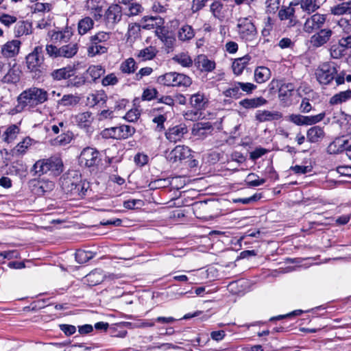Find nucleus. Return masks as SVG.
<instances>
[{"instance_id": "obj_53", "label": "nucleus", "mask_w": 351, "mask_h": 351, "mask_svg": "<svg viewBox=\"0 0 351 351\" xmlns=\"http://www.w3.org/2000/svg\"><path fill=\"white\" fill-rule=\"evenodd\" d=\"M120 69L124 73H134L136 69L134 60L132 58H128L121 63Z\"/></svg>"}, {"instance_id": "obj_55", "label": "nucleus", "mask_w": 351, "mask_h": 351, "mask_svg": "<svg viewBox=\"0 0 351 351\" xmlns=\"http://www.w3.org/2000/svg\"><path fill=\"white\" fill-rule=\"evenodd\" d=\"M176 86L179 87H189L192 84V80L188 75L177 73L176 76Z\"/></svg>"}, {"instance_id": "obj_61", "label": "nucleus", "mask_w": 351, "mask_h": 351, "mask_svg": "<svg viewBox=\"0 0 351 351\" xmlns=\"http://www.w3.org/2000/svg\"><path fill=\"white\" fill-rule=\"evenodd\" d=\"M238 85L241 89V92L245 93L246 94H251L256 88V86L250 82H240Z\"/></svg>"}, {"instance_id": "obj_20", "label": "nucleus", "mask_w": 351, "mask_h": 351, "mask_svg": "<svg viewBox=\"0 0 351 351\" xmlns=\"http://www.w3.org/2000/svg\"><path fill=\"white\" fill-rule=\"evenodd\" d=\"M72 36L73 32L69 28L61 31H54L50 34L51 39L54 43H66L69 42Z\"/></svg>"}, {"instance_id": "obj_23", "label": "nucleus", "mask_w": 351, "mask_h": 351, "mask_svg": "<svg viewBox=\"0 0 351 351\" xmlns=\"http://www.w3.org/2000/svg\"><path fill=\"white\" fill-rule=\"evenodd\" d=\"M141 23L143 29H151L161 27L164 24V20L158 16H145Z\"/></svg>"}, {"instance_id": "obj_5", "label": "nucleus", "mask_w": 351, "mask_h": 351, "mask_svg": "<svg viewBox=\"0 0 351 351\" xmlns=\"http://www.w3.org/2000/svg\"><path fill=\"white\" fill-rule=\"evenodd\" d=\"M42 53L43 47L37 46L26 57L27 66L31 73L35 74L34 77H40L45 70L44 57Z\"/></svg>"}, {"instance_id": "obj_17", "label": "nucleus", "mask_w": 351, "mask_h": 351, "mask_svg": "<svg viewBox=\"0 0 351 351\" xmlns=\"http://www.w3.org/2000/svg\"><path fill=\"white\" fill-rule=\"evenodd\" d=\"M282 118V114L279 111L257 110L255 119L258 122L278 121Z\"/></svg>"}, {"instance_id": "obj_15", "label": "nucleus", "mask_w": 351, "mask_h": 351, "mask_svg": "<svg viewBox=\"0 0 351 351\" xmlns=\"http://www.w3.org/2000/svg\"><path fill=\"white\" fill-rule=\"evenodd\" d=\"M350 141L344 136L336 138L328 147V152L330 154H337L347 150L350 147Z\"/></svg>"}, {"instance_id": "obj_3", "label": "nucleus", "mask_w": 351, "mask_h": 351, "mask_svg": "<svg viewBox=\"0 0 351 351\" xmlns=\"http://www.w3.org/2000/svg\"><path fill=\"white\" fill-rule=\"evenodd\" d=\"M111 35L110 32H99L91 36L87 48L88 56L95 57L107 53L110 46Z\"/></svg>"}, {"instance_id": "obj_46", "label": "nucleus", "mask_w": 351, "mask_h": 351, "mask_svg": "<svg viewBox=\"0 0 351 351\" xmlns=\"http://www.w3.org/2000/svg\"><path fill=\"white\" fill-rule=\"evenodd\" d=\"M94 21L90 17L81 19L77 25L78 32L80 35H84L93 28Z\"/></svg>"}, {"instance_id": "obj_62", "label": "nucleus", "mask_w": 351, "mask_h": 351, "mask_svg": "<svg viewBox=\"0 0 351 351\" xmlns=\"http://www.w3.org/2000/svg\"><path fill=\"white\" fill-rule=\"evenodd\" d=\"M31 10L34 13L49 11L51 5L49 3H36L31 7Z\"/></svg>"}, {"instance_id": "obj_8", "label": "nucleus", "mask_w": 351, "mask_h": 351, "mask_svg": "<svg viewBox=\"0 0 351 351\" xmlns=\"http://www.w3.org/2000/svg\"><path fill=\"white\" fill-rule=\"evenodd\" d=\"M100 154L98 150L91 147H87L82 149L78 162L80 166L93 167L97 166L100 161Z\"/></svg>"}, {"instance_id": "obj_1", "label": "nucleus", "mask_w": 351, "mask_h": 351, "mask_svg": "<svg viewBox=\"0 0 351 351\" xmlns=\"http://www.w3.org/2000/svg\"><path fill=\"white\" fill-rule=\"evenodd\" d=\"M48 92L42 88L32 86L24 90L17 97V105L11 110L12 114L21 112L25 108L31 109L44 104L49 99Z\"/></svg>"}, {"instance_id": "obj_38", "label": "nucleus", "mask_w": 351, "mask_h": 351, "mask_svg": "<svg viewBox=\"0 0 351 351\" xmlns=\"http://www.w3.org/2000/svg\"><path fill=\"white\" fill-rule=\"evenodd\" d=\"M158 50L155 47L149 46L141 50L136 53V57L142 61L152 60L157 54Z\"/></svg>"}, {"instance_id": "obj_24", "label": "nucleus", "mask_w": 351, "mask_h": 351, "mask_svg": "<svg viewBox=\"0 0 351 351\" xmlns=\"http://www.w3.org/2000/svg\"><path fill=\"white\" fill-rule=\"evenodd\" d=\"M208 104V99L204 93L198 92L190 97V104L197 110L204 109Z\"/></svg>"}, {"instance_id": "obj_39", "label": "nucleus", "mask_w": 351, "mask_h": 351, "mask_svg": "<svg viewBox=\"0 0 351 351\" xmlns=\"http://www.w3.org/2000/svg\"><path fill=\"white\" fill-rule=\"evenodd\" d=\"M172 60L182 67L189 68L193 65V60L188 53L181 52L176 54Z\"/></svg>"}, {"instance_id": "obj_19", "label": "nucleus", "mask_w": 351, "mask_h": 351, "mask_svg": "<svg viewBox=\"0 0 351 351\" xmlns=\"http://www.w3.org/2000/svg\"><path fill=\"white\" fill-rule=\"evenodd\" d=\"M325 137L324 128L315 125L310 128L306 132V138L308 142L316 143L322 141Z\"/></svg>"}, {"instance_id": "obj_40", "label": "nucleus", "mask_w": 351, "mask_h": 351, "mask_svg": "<svg viewBox=\"0 0 351 351\" xmlns=\"http://www.w3.org/2000/svg\"><path fill=\"white\" fill-rule=\"evenodd\" d=\"M296 3L300 5L301 9L308 14L319 8L317 0H299Z\"/></svg>"}, {"instance_id": "obj_36", "label": "nucleus", "mask_w": 351, "mask_h": 351, "mask_svg": "<svg viewBox=\"0 0 351 351\" xmlns=\"http://www.w3.org/2000/svg\"><path fill=\"white\" fill-rule=\"evenodd\" d=\"M78 51V45L76 43H69L60 47V58H71Z\"/></svg>"}, {"instance_id": "obj_57", "label": "nucleus", "mask_w": 351, "mask_h": 351, "mask_svg": "<svg viewBox=\"0 0 351 351\" xmlns=\"http://www.w3.org/2000/svg\"><path fill=\"white\" fill-rule=\"evenodd\" d=\"M12 168L14 169V171L16 175L19 177H25L27 173V166L22 162H16L13 164Z\"/></svg>"}, {"instance_id": "obj_14", "label": "nucleus", "mask_w": 351, "mask_h": 351, "mask_svg": "<svg viewBox=\"0 0 351 351\" xmlns=\"http://www.w3.org/2000/svg\"><path fill=\"white\" fill-rule=\"evenodd\" d=\"M213 127L210 122H198L194 124L192 128V134L199 139H204L210 135Z\"/></svg>"}, {"instance_id": "obj_60", "label": "nucleus", "mask_w": 351, "mask_h": 351, "mask_svg": "<svg viewBox=\"0 0 351 351\" xmlns=\"http://www.w3.org/2000/svg\"><path fill=\"white\" fill-rule=\"evenodd\" d=\"M158 92L156 88H147L144 90L143 95H142V99L143 100H147L150 101L153 99H158Z\"/></svg>"}, {"instance_id": "obj_16", "label": "nucleus", "mask_w": 351, "mask_h": 351, "mask_svg": "<svg viewBox=\"0 0 351 351\" xmlns=\"http://www.w3.org/2000/svg\"><path fill=\"white\" fill-rule=\"evenodd\" d=\"M21 45V43L19 40L8 41L2 46L1 53L5 58H13L19 53Z\"/></svg>"}, {"instance_id": "obj_47", "label": "nucleus", "mask_w": 351, "mask_h": 351, "mask_svg": "<svg viewBox=\"0 0 351 351\" xmlns=\"http://www.w3.org/2000/svg\"><path fill=\"white\" fill-rule=\"evenodd\" d=\"M80 101V97L77 95L67 94L64 95L58 104L63 106H73L77 105Z\"/></svg>"}, {"instance_id": "obj_56", "label": "nucleus", "mask_w": 351, "mask_h": 351, "mask_svg": "<svg viewBox=\"0 0 351 351\" xmlns=\"http://www.w3.org/2000/svg\"><path fill=\"white\" fill-rule=\"evenodd\" d=\"M325 113H319L315 116H304V125L315 124L323 120Z\"/></svg>"}, {"instance_id": "obj_32", "label": "nucleus", "mask_w": 351, "mask_h": 351, "mask_svg": "<svg viewBox=\"0 0 351 351\" xmlns=\"http://www.w3.org/2000/svg\"><path fill=\"white\" fill-rule=\"evenodd\" d=\"M21 73L19 67L14 64L8 69L7 73L3 77L1 80L3 83L16 84L20 80Z\"/></svg>"}, {"instance_id": "obj_33", "label": "nucleus", "mask_w": 351, "mask_h": 351, "mask_svg": "<svg viewBox=\"0 0 351 351\" xmlns=\"http://www.w3.org/2000/svg\"><path fill=\"white\" fill-rule=\"evenodd\" d=\"M90 190L89 182L86 180H83L82 176L80 177V182L76 184V187L73 191V196L76 198H83L87 195Z\"/></svg>"}, {"instance_id": "obj_42", "label": "nucleus", "mask_w": 351, "mask_h": 351, "mask_svg": "<svg viewBox=\"0 0 351 351\" xmlns=\"http://www.w3.org/2000/svg\"><path fill=\"white\" fill-rule=\"evenodd\" d=\"M86 281L90 283V285L94 286L101 283L104 278V275L101 269H95L90 272L86 276Z\"/></svg>"}, {"instance_id": "obj_9", "label": "nucleus", "mask_w": 351, "mask_h": 351, "mask_svg": "<svg viewBox=\"0 0 351 351\" xmlns=\"http://www.w3.org/2000/svg\"><path fill=\"white\" fill-rule=\"evenodd\" d=\"M81 175L76 171H71L64 174L60 178V184L62 190L66 193L73 195V191L76 184L80 182Z\"/></svg>"}, {"instance_id": "obj_10", "label": "nucleus", "mask_w": 351, "mask_h": 351, "mask_svg": "<svg viewBox=\"0 0 351 351\" xmlns=\"http://www.w3.org/2000/svg\"><path fill=\"white\" fill-rule=\"evenodd\" d=\"M326 21V15L315 13L307 18L304 24V31L311 34L313 32L321 29Z\"/></svg>"}, {"instance_id": "obj_48", "label": "nucleus", "mask_w": 351, "mask_h": 351, "mask_svg": "<svg viewBox=\"0 0 351 351\" xmlns=\"http://www.w3.org/2000/svg\"><path fill=\"white\" fill-rule=\"evenodd\" d=\"M239 82H234L230 84V86L223 91V95L227 97H232L234 99L240 98L243 94L241 92Z\"/></svg>"}, {"instance_id": "obj_37", "label": "nucleus", "mask_w": 351, "mask_h": 351, "mask_svg": "<svg viewBox=\"0 0 351 351\" xmlns=\"http://www.w3.org/2000/svg\"><path fill=\"white\" fill-rule=\"evenodd\" d=\"M271 77V71L266 66H258L254 71V80L261 84L267 81Z\"/></svg>"}, {"instance_id": "obj_21", "label": "nucleus", "mask_w": 351, "mask_h": 351, "mask_svg": "<svg viewBox=\"0 0 351 351\" xmlns=\"http://www.w3.org/2000/svg\"><path fill=\"white\" fill-rule=\"evenodd\" d=\"M107 95L103 90L96 91L87 96L86 105L90 107H94L97 105H103L106 104Z\"/></svg>"}, {"instance_id": "obj_22", "label": "nucleus", "mask_w": 351, "mask_h": 351, "mask_svg": "<svg viewBox=\"0 0 351 351\" xmlns=\"http://www.w3.org/2000/svg\"><path fill=\"white\" fill-rule=\"evenodd\" d=\"M75 73V69L72 66H65L61 69L53 70L50 76L53 80L60 81L62 80H66L73 76Z\"/></svg>"}, {"instance_id": "obj_34", "label": "nucleus", "mask_w": 351, "mask_h": 351, "mask_svg": "<svg viewBox=\"0 0 351 351\" xmlns=\"http://www.w3.org/2000/svg\"><path fill=\"white\" fill-rule=\"evenodd\" d=\"M34 141L30 137L26 136L14 147L12 149L13 154L16 156L24 155Z\"/></svg>"}, {"instance_id": "obj_43", "label": "nucleus", "mask_w": 351, "mask_h": 351, "mask_svg": "<svg viewBox=\"0 0 351 351\" xmlns=\"http://www.w3.org/2000/svg\"><path fill=\"white\" fill-rule=\"evenodd\" d=\"M331 12L334 15L351 14V0L331 8Z\"/></svg>"}, {"instance_id": "obj_12", "label": "nucleus", "mask_w": 351, "mask_h": 351, "mask_svg": "<svg viewBox=\"0 0 351 351\" xmlns=\"http://www.w3.org/2000/svg\"><path fill=\"white\" fill-rule=\"evenodd\" d=\"M332 34V31L329 28L321 29L311 37L310 43L314 47H320L330 40Z\"/></svg>"}, {"instance_id": "obj_4", "label": "nucleus", "mask_w": 351, "mask_h": 351, "mask_svg": "<svg viewBox=\"0 0 351 351\" xmlns=\"http://www.w3.org/2000/svg\"><path fill=\"white\" fill-rule=\"evenodd\" d=\"M239 37L246 43L254 44L257 40L258 33L252 21L247 17L241 18L237 24Z\"/></svg>"}, {"instance_id": "obj_2", "label": "nucleus", "mask_w": 351, "mask_h": 351, "mask_svg": "<svg viewBox=\"0 0 351 351\" xmlns=\"http://www.w3.org/2000/svg\"><path fill=\"white\" fill-rule=\"evenodd\" d=\"M63 171V162L58 156H51L49 158L40 159L33 165L31 172L34 176H41L50 172L53 176H58Z\"/></svg>"}, {"instance_id": "obj_49", "label": "nucleus", "mask_w": 351, "mask_h": 351, "mask_svg": "<svg viewBox=\"0 0 351 351\" xmlns=\"http://www.w3.org/2000/svg\"><path fill=\"white\" fill-rule=\"evenodd\" d=\"M223 9V5L219 0L214 1L210 6V10L214 17L219 20H221L224 18V12Z\"/></svg>"}, {"instance_id": "obj_28", "label": "nucleus", "mask_w": 351, "mask_h": 351, "mask_svg": "<svg viewBox=\"0 0 351 351\" xmlns=\"http://www.w3.org/2000/svg\"><path fill=\"white\" fill-rule=\"evenodd\" d=\"M20 132L19 125L16 124L9 125L2 135V139L6 143H11L15 141Z\"/></svg>"}, {"instance_id": "obj_31", "label": "nucleus", "mask_w": 351, "mask_h": 351, "mask_svg": "<svg viewBox=\"0 0 351 351\" xmlns=\"http://www.w3.org/2000/svg\"><path fill=\"white\" fill-rule=\"evenodd\" d=\"M250 60L251 57L249 55L236 58L232 64L233 73L237 75H241Z\"/></svg>"}, {"instance_id": "obj_11", "label": "nucleus", "mask_w": 351, "mask_h": 351, "mask_svg": "<svg viewBox=\"0 0 351 351\" xmlns=\"http://www.w3.org/2000/svg\"><path fill=\"white\" fill-rule=\"evenodd\" d=\"M296 2H291L288 6H282L278 12V17L281 21H288L287 26L293 27L298 23V19L295 15L294 6L298 5Z\"/></svg>"}, {"instance_id": "obj_30", "label": "nucleus", "mask_w": 351, "mask_h": 351, "mask_svg": "<svg viewBox=\"0 0 351 351\" xmlns=\"http://www.w3.org/2000/svg\"><path fill=\"white\" fill-rule=\"evenodd\" d=\"M54 188V183L49 180H40L34 186V193L37 195H44L51 191Z\"/></svg>"}, {"instance_id": "obj_52", "label": "nucleus", "mask_w": 351, "mask_h": 351, "mask_svg": "<svg viewBox=\"0 0 351 351\" xmlns=\"http://www.w3.org/2000/svg\"><path fill=\"white\" fill-rule=\"evenodd\" d=\"M75 255L77 262L80 264L86 263L94 256L92 252L83 250H77Z\"/></svg>"}, {"instance_id": "obj_50", "label": "nucleus", "mask_w": 351, "mask_h": 351, "mask_svg": "<svg viewBox=\"0 0 351 351\" xmlns=\"http://www.w3.org/2000/svg\"><path fill=\"white\" fill-rule=\"evenodd\" d=\"M16 34L18 36L32 34V24L27 21H20L16 26Z\"/></svg>"}, {"instance_id": "obj_27", "label": "nucleus", "mask_w": 351, "mask_h": 351, "mask_svg": "<svg viewBox=\"0 0 351 351\" xmlns=\"http://www.w3.org/2000/svg\"><path fill=\"white\" fill-rule=\"evenodd\" d=\"M267 103V101L262 97H255L251 99H244L239 102V104L246 109L256 108L260 106H264Z\"/></svg>"}, {"instance_id": "obj_35", "label": "nucleus", "mask_w": 351, "mask_h": 351, "mask_svg": "<svg viewBox=\"0 0 351 351\" xmlns=\"http://www.w3.org/2000/svg\"><path fill=\"white\" fill-rule=\"evenodd\" d=\"M351 99V90L341 91L330 98L329 104L331 106L339 105Z\"/></svg>"}, {"instance_id": "obj_25", "label": "nucleus", "mask_w": 351, "mask_h": 351, "mask_svg": "<svg viewBox=\"0 0 351 351\" xmlns=\"http://www.w3.org/2000/svg\"><path fill=\"white\" fill-rule=\"evenodd\" d=\"M195 63L197 67L202 71L210 72L215 68V62L209 60L204 55L198 56Z\"/></svg>"}, {"instance_id": "obj_44", "label": "nucleus", "mask_w": 351, "mask_h": 351, "mask_svg": "<svg viewBox=\"0 0 351 351\" xmlns=\"http://www.w3.org/2000/svg\"><path fill=\"white\" fill-rule=\"evenodd\" d=\"M176 72H169L164 75H160L158 77V82L166 86H176Z\"/></svg>"}, {"instance_id": "obj_59", "label": "nucleus", "mask_w": 351, "mask_h": 351, "mask_svg": "<svg viewBox=\"0 0 351 351\" xmlns=\"http://www.w3.org/2000/svg\"><path fill=\"white\" fill-rule=\"evenodd\" d=\"M252 178H258V176L254 173H250L247 176L246 182L249 186H258L263 184L266 182V180L264 178L251 180Z\"/></svg>"}, {"instance_id": "obj_58", "label": "nucleus", "mask_w": 351, "mask_h": 351, "mask_svg": "<svg viewBox=\"0 0 351 351\" xmlns=\"http://www.w3.org/2000/svg\"><path fill=\"white\" fill-rule=\"evenodd\" d=\"M47 54L52 58H60V47L50 44L46 45Z\"/></svg>"}, {"instance_id": "obj_45", "label": "nucleus", "mask_w": 351, "mask_h": 351, "mask_svg": "<svg viewBox=\"0 0 351 351\" xmlns=\"http://www.w3.org/2000/svg\"><path fill=\"white\" fill-rule=\"evenodd\" d=\"M295 86L292 83L282 84L278 90V97L280 100H286L292 95Z\"/></svg>"}, {"instance_id": "obj_7", "label": "nucleus", "mask_w": 351, "mask_h": 351, "mask_svg": "<svg viewBox=\"0 0 351 351\" xmlns=\"http://www.w3.org/2000/svg\"><path fill=\"white\" fill-rule=\"evenodd\" d=\"M337 73V70L334 63L324 62L316 69L315 75L320 84L328 85L334 80Z\"/></svg>"}, {"instance_id": "obj_26", "label": "nucleus", "mask_w": 351, "mask_h": 351, "mask_svg": "<svg viewBox=\"0 0 351 351\" xmlns=\"http://www.w3.org/2000/svg\"><path fill=\"white\" fill-rule=\"evenodd\" d=\"M121 8L118 5H110L106 12V17L108 23H117L121 19Z\"/></svg>"}, {"instance_id": "obj_13", "label": "nucleus", "mask_w": 351, "mask_h": 351, "mask_svg": "<svg viewBox=\"0 0 351 351\" xmlns=\"http://www.w3.org/2000/svg\"><path fill=\"white\" fill-rule=\"evenodd\" d=\"M191 156V149L184 145H177L167 155V158L171 162H177L188 158Z\"/></svg>"}, {"instance_id": "obj_29", "label": "nucleus", "mask_w": 351, "mask_h": 351, "mask_svg": "<svg viewBox=\"0 0 351 351\" xmlns=\"http://www.w3.org/2000/svg\"><path fill=\"white\" fill-rule=\"evenodd\" d=\"M74 121L79 127L82 128H86L90 126L93 121V118L91 112H84L75 115Z\"/></svg>"}, {"instance_id": "obj_41", "label": "nucleus", "mask_w": 351, "mask_h": 351, "mask_svg": "<svg viewBox=\"0 0 351 351\" xmlns=\"http://www.w3.org/2000/svg\"><path fill=\"white\" fill-rule=\"evenodd\" d=\"M178 36L180 40L187 41L195 36V32L191 25H184L179 29Z\"/></svg>"}, {"instance_id": "obj_6", "label": "nucleus", "mask_w": 351, "mask_h": 351, "mask_svg": "<svg viewBox=\"0 0 351 351\" xmlns=\"http://www.w3.org/2000/svg\"><path fill=\"white\" fill-rule=\"evenodd\" d=\"M135 128L128 125H120L103 130L101 135L104 138L126 139L135 133Z\"/></svg>"}, {"instance_id": "obj_51", "label": "nucleus", "mask_w": 351, "mask_h": 351, "mask_svg": "<svg viewBox=\"0 0 351 351\" xmlns=\"http://www.w3.org/2000/svg\"><path fill=\"white\" fill-rule=\"evenodd\" d=\"M105 73V69L101 65H92L88 67L86 73L93 81L99 79Z\"/></svg>"}, {"instance_id": "obj_18", "label": "nucleus", "mask_w": 351, "mask_h": 351, "mask_svg": "<svg viewBox=\"0 0 351 351\" xmlns=\"http://www.w3.org/2000/svg\"><path fill=\"white\" fill-rule=\"evenodd\" d=\"M186 132L187 128L184 125H178L169 128L166 132L165 136L169 141L176 143L180 141Z\"/></svg>"}, {"instance_id": "obj_54", "label": "nucleus", "mask_w": 351, "mask_h": 351, "mask_svg": "<svg viewBox=\"0 0 351 351\" xmlns=\"http://www.w3.org/2000/svg\"><path fill=\"white\" fill-rule=\"evenodd\" d=\"M330 54L333 59H340L345 55L344 48L338 43L330 48Z\"/></svg>"}, {"instance_id": "obj_64", "label": "nucleus", "mask_w": 351, "mask_h": 351, "mask_svg": "<svg viewBox=\"0 0 351 351\" xmlns=\"http://www.w3.org/2000/svg\"><path fill=\"white\" fill-rule=\"evenodd\" d=\"M337 25L341 28L345 33H351V23L349 20L341 18L338 21Z\"/></svg>"}, {"instance_id": "obj_63", "label": "nucleus", "mask_w": 351, "mask_h": 351, "mask_svg": "<svg viewBox=\"0 0 351 351\" xmlns=\"http://www.w3.org/2000/svg\"><path fill=\"white\" fill-rule=\"evenodd\" d=\"M143 10L142 6L136 3H132L128 6L127 15L129 16H136Z\"/></svg>"}]
</instances>
